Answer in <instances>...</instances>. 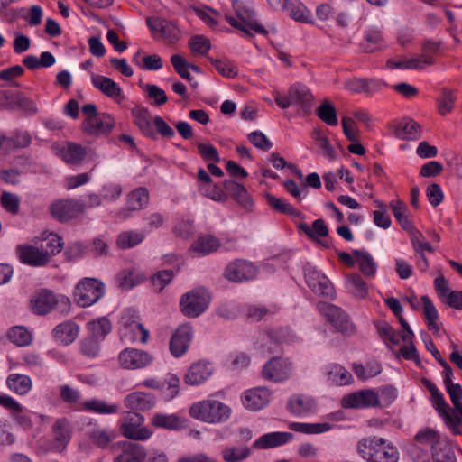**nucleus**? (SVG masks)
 <instances>
[{
	"instance_id": "obj_29",
	"label": "nucleus",
	"mask_w": 462,
	"mask_h": 462,
	"mask_svg": "<svg viewBox=\"0 0 462 462\" xmlns=\"http://www.w3.org/2000/svg\"><path fill=\"white\" fill-rule=\"evenodd\" d=\"M57 303L54 293L43 289L36 293L31 300V310L38 315L50 312Z\"/></svg>"
},
{
	"instance_id": "obj_23",
	"label": "nucleus",
	"mask_w": 462,
	"mask_h": 462,
	"mask_svg": "<svg viewBox=\"0 0 462 462\" xmlns=\"http://www.w3.org/2000/svg\"><path fill=\"white\" fill-rule=\"evenodd\" d=\"M91 82L96 88L116 102L121 103L125 100L122 88L112 79L91 72Z\"/></svg>"
},
{
	"instance_id": "obj_34",
	"label": "nucleus",
	"mask_w": 462,
	"mask_h": 462,
	"mask_svg": "<svg viewBox=\"0 0 462 462\" xmlns=\"http://www.w3.org/2000/svg\"><path fill=\"white\" fill-rule=\"evenodd\" d=\"M327 381L332 384L343 386L353 382L352 374L341 365L331 364L325 367Z\"/></svg>"
},
{
	"instance_id": "obj_55",
	"label": "nucleus",
	"mask_w": 462,
	"mask_h": 462,
	"mask_svg": "<svg viewBox=\"0 0 462 462\" xmlns=\"http://www.w3.org/2000/svg\"><path fill=\"white\" fill-rule=\"evenodd\" d=\"M9 339L18 346H27L32 341V336L26 328L15 326L8 331Z\"/></svg>"
},
{
	"instance_id": "obj_30",
	"label": "nucleus",
	"mask_w": 462,
	"mask_h": 462,
	"mask_svg": "<svg viewBox=\"0 0 462 462\" xmlns=\"http://www.w3.org/2000/svg\"><path fill=\"white\" fill-rule=\"evenodd\" d=\"M134 125L139 130L151 139H156V132L152 126L150 112L147 108L135 106L131 111Z\"/></svg>"
},
{
	"instance_id": "obj_40",
	"label": "nucleus",
	"mask_w": 462,
	"mask_h": 462,
	"mask_svg": "<svg viewBox=\"0 0 462 462\" xmlns=\"http://www.w3.org/2000/svg\"><path fill=\"white\" fill-rule=\"evenodd\" d=\"M89 336L103 341L112 330V324L106 317H100L87 323Z\"/></svg>"
},
{
	"instance_id": "obj_15",
	"label": "nucleus",
	"mask_w": 462,
	"mask_h": 462,
	"mask_svg": "<svg viewBox=\"0 0 462 462\" xmlns=\"http://www.w3.org/2000/svg\"><path fill=\"white\" fill-rule=\"evenodd\" d=\"M153 357L144 350L127 347L118 356L120 365L125 369H142L152 364Z\"/></svg>"
},
{
	"instance_id": "obj_43",
	"label": "nucleus",
	"mask_w": 462,
	"mask_h": 462,
	"mask_svg": "<svg viewBox=\"0 0 462 462\" xmlns=\"http://www.w3.org/2000/svg\"><path fill=\"white\" fill-rule=\"evenodd\" d=\"M80 327L72 320H66L60 323V344L69 346L79 336Z\"/></svg>"
},
{
	"instance_id": "obj_13",
	"label": "nucleus",
	"mask_w": 462,
	"mask_h": 462,
	"mask_svg": "<svg viewBox=\"0 0 462 462\" xmlns=\"http://www.w3.org/2000/svg\"><path fill=\"white\" fill-rule=\"evenodd\" d=\"M380 404L378 393L373 389H363L346 394L341 399L345 409H367Z\"/></svg>"
},
{
	"instance_id": "obj_62",
	"label": "nucleus",
	"mask_w": 462,
	"mask_h": 462,
	"mask_svg": "<svg viewBox=\"0 0 462 462\" xmlns=\"http://www.w3.org/2000/svg\"><path fill=\"white\" fill-rule=\"evenodd\" d=\"M211 63L223 77L234 79L238 75L237 66L229 60H211Z\"/></svg>"
},
{
	"instance_id": "obj_16",
	"label": "nucleus",
	"mask_w": 462,
	"mask_h": 462,
	"mask_svg": "<svg viewBox=\"0 0 462 462\" xmlns=\"http://www.w3.org/2000/svg\"><path fill=\"white\" fill-rule=\"evenodd\" d=\"M290 100L292 106H298V112L304 115L311 113L314 97L310 89L304 84L295 83L289 88Z\"/></svg>"
},
{
	"instance_id": "obj_54",
	"label": "nucleus",
	"mask_w": 462,
	"mask_h": 462,
	"mask_svg": "<svg viewBox=\"0 0 462 462\" xmlns=\"http://www.w3.org/2000/svg\"><path fill=\"white\" fill-rule=\"evenodd\" d=\"M317 116L328 125L335 126L338 124L335 106L328 99H324L316 110Z\"/></svg>"
},
{
	"instance_id": "obj_11",
	"label": "nucleus",
	"mask_w": 462,
	"mask_h": 462,
	"mask_svg": "<svg viewBox=\"0 0 462 462\" xmlns=\"http://www.w3.org/2000/svg\"><path fill=\"white\" fill-rule=\"evenodd\" d=\"M112 452H118L113 462H145L148 457L143 445L129 440L116 442L112 446Z\"/></svg>"
},
{
	"instance_id": "obj_52",
	"label": "nucleus",
	"mask_w": 462,
	"mask_h": 462,
	"mask_svg": "<svg viewBox=\"0 0 462 462\" xmlns=\"http://www.w3.org/2000/svg\"><path fill=\"white\" fill-rule=\"evenodd\" d=\"M221 453L226 462H241L251 455V449L246 446H226Z\"/></svg>"
},
{
	"instance_id": "obj_20",
	"label": "nucleus",
	"mask_w": 462,
	"mask_h": 462,
	"mask_svg": "<svg viewBox=\"0 0 462 462\" xmlns=\"http://www.w3.org/2000/svg\"><path fill=\"white\" fill-rule=\"evenodd\" d=\"M213 372L214 367L210 362L199 360L189 366L184 376V383L191 386L200 385L213 374Z\"/></svg>"
},
{
	"instance_id": "obj_17",
	"label": "nucleus",
	"mask_w": 462,
	"mask_h": 462,
	"mask_svg": "<svg viewBox=\"0 0 462 462\" xmlns=\"http://www.w3.org/2000/svg\"><path fill=\"white\" fill-rule=\"evenodd\" d=\"M257 271L253 262H230L225 269L224 276L230 282H242L254 279Z\"/></svg>"
},
{
	"instance_id": "obj_59",
	"label": "nucleus",
	"mask_w": 462,
	"mask_h": 462,
	"mask_svg": "<svg viewBox=\"0 0 462 462\" xmlns=\"http://www.w3.org/2000/svg\"><path fill=\"white\" fill-rule=\"evenodd\" d=\"M421 301L423 303V314L429 328L430 330H439V328L436 324V320L438 319V311L433 302L427 295H423L421 297Z\"/></svg>"
},
{
	"instance_id": "obj_7",
	"label": "nucleus",
	"mask_w": 462,
	"mask_h": 462,
	"mask_svg": "<svg viewBox=\"0 0 462 462\" xmlns=\"http://www.w3.org/2000/svg\"><path fill=\"white\" fill-rule=\"evenodd\" d=\"M120 331L123 337L131 341L139 340L146 343L149 331L143 327L138 311L134 308H128L122 311L119 319Z\"/></svg>"
},
{
	"instance_id": "obj_63",
	"label": "nucleus",
	"mask_w": 462,
	"mask_h": 462,
	"mask_svg": "<svg viewBox=\"0 0 462 462\" xmlns=\"http://www.w3.org/2000/svg\"><path fill=\"white\" fill-rule=\"evenodd\" d=\"M312 138L322 150L325 157L330 160H334L336 158V152L333 146L329 143L328 139L323 134L321 130L315 129L312 133Z\"/></svg>"
},
{
	"instance_id": "obj_38",
	"label": "nucleus",
	"mask_w": 462,
	"mask_h": 462,
	"mask_svg": "<svg viewBox=\"0 0 462 462\" xmlns=\"http://www.w3.org/2000/svg\"><path fill=\"white\" fill-rule=\"evenodd\" d=\"M116 282L123 291H129L145 280V276L136 270H123L116 277Z\"/></svg>"
},
{
	"instance_id": "obj_64",
	"label": "nucleus",
	"mask_w": 462,
	"mask_h": 462,
	"mask_svg": "<svg viewBox=\"0 0 462 462\" xmlns=\"http://www.w3.org/2000/svg\"><path fill=\"white\" fill-rule=\"evenodd\" d=\"M0 203L5 210L12 215H16L19 212L20 199L14 193L4 191L0 197Z\"/></svg>"
},
{
	"instance_id": "obj_60",
	"label": "nucleus",
	"mask_w": 462,
	"mask_h": 462,
	"mask_svg": "<svg viewBox=\"0 0 462 462\" xmlns=\"http://www.w3.org/2000/svg\"><path fill=\"white\" fill-rule=\"evenodd\" d=\"M442 42L434 40H425L421 46V57L425 65H433L435 60L431 57L432 54H438L440 51Z\"/></svg>"
},
{
	"instance_id": "obj_58",
	"label": "nucleus",
	"mask_w": 462,
	"mask_h": 462,
	"mask_svg": "<svg viewBox=\"0 0 462 462\" xmlns=\"http://www.w3.org/2000/svg\"><path fill=\"white\" fill-rule=\"evenodd\" d=\"M102 341L91 336L84 337L80 341V352L88 358H96L100 353V343Z\"/></svg>"
},
{
	"instance_id": "obj_22",
	"label": "nucleus",
	"mask_w": 462,
	"mask_h": 462,
	"mask_svg": "<svg viewBox=\"0 0 462 462\" xmlns=\"http://www.w3.org/2000/svg\"><path fill=\"white\" fill-rule=\"evenodd\" d=\"M271 396L272 393L267 387H255L244 393L242 402L246 409L258 411L269 403Z\"/></svg>"
},
{
	"instance_id": "obj_12",
	"label": "nucleus",
	"mask_w": 462,
	"mask_h": 462,
	"mask_svg": "<svg viewBox=\"0 0 462 462\" xmlns=\"http://www.w3.org/2000/svg\"><path fill=\"white\" fill-rule=\"evenodd\" d=\"M292 374L291 362L281 356L271 358L262 369V376L273 383H282L288 380Z\"/></svg>"
},
{
	"instance_id": "obj_50",
	"label": "nucleus",
	"mask_w": 462,
	"mask_h": 462,
	"mask_svg": "<svg viewBox=\"0 0 462 462\" xmlns=\"http://www.w3.org/2000/svg\"><path fill=\"white\" fill-rule=\"evenodd\" d=\"M149 192L146 188H137L127 195V202L130 208L141 210L148 206Z\"/></svg>"
},
{
	"instance_id": "obj_35",
	"label": "nucleus",
	"mask_w": 462,
	"mask_h": 462,
	"mask_svg": "<svg viewBox=\"0 0 462 462\" xmlns=\"http://www.w3.org/2000/svg\"><path fill=\"white\" fill-rule=\"evenodd\" d=\"M117 438V433L113 429L97 428L89 433L90 442L97 448L101 449L109 448L112 451L114 441Z\"/></svg>"
},
{
	"instance_id": "obj_26",
	"label": "nucleus",
	"mask_w": 462,
	"mask_h": 462,
	"mask_svg": "<svg viewBox=\"0 0 462 462\" xmlns=\"http://www.w3.org/2000/svg\"><path fill=\"white\" fill-rule=\"evenodd\" d=\"M282 10L293 20L313 23L312 14L300 0H282Z\"/></svg>"
},
{
	"instance_id": "obj_27",
	"label": "nucleus",
	"mask_w": 462,
	"mask_h": 462,
	"mask_svg": "<svg viewBox=\"0 0 462 462\" xmlns=\"http://www.w3.org/2000/svg\"><path fill=\"white\" fill-rule=\"evenodd\" d=\"M60 156L67 164L79 166L84 162L87 156V150L80 143L67 142L60 149Z\"/></svg>"
},
{
	"instance_id": "obj_51",
	"label": "nucleus",
	"mask_w": 462,
	"mask_h": 462,
	"mask_svg": "<svg viewBox=\"0 0 462 462\" xmlns=\"http://www.w3.org/2000/svg\"><path fill=\"white\" fill-rule=\"evenodd\" d=\"M434 462H456L452 445L447 440H440L436 448L431 451Z\"/></svg>"
},
{
	"instance_id": "obj_9",
	"label": "nucleus",
	"mask_w": 462,
	"mask_h": 462,
	"mask_svg": "<svg viewBox=\"0 0 462 462\" xmlns=\"http://www.w3.org/2000/svg\"><path fill=\"white\" fill-rule=\"evenodd\" d=\"M317 308L319 312L341 334L351 336L356 332V327L350 317L341 308L328 302H319Z\"/></svg>"
},
{
	"instance_id": "obj_61",
	"label": "nucleus",
	"mask_w": 462,
	"mask_h": 462,
	"mask_svg": "<svg viewBox=\"0 0 462 462\" xmlns=\"http://www.w3.org/2000/svg\"><path fill=\"white\" fill-rule=\"evenodd\" d=\"M171 62L175 71L184 79L191 82L194 79L189 73V62L180 54H174L171 58Z\"/></svg>"
},
{
	"instance_id": "obj_49",
	"label": "nucleus",
	"mask_w": 462,
	"mask_h": 462,
	"mask_svg": "<svg viewBox=\"0 0 462 462\" xmlns=\"http://www.w3.org/2000/svg\"><path fill=\"white\" fill-rule=\"evenodd\" d=\"M145 237V234L137 230H129L118 235L116 245L119 248L128 249L141 244Z\"/></svg>"
},
{
	"instance_id": "obj_24",
	"label": "nucleus",
	"mask_w": 462,
	"mask_h": 462,
	"mask_svg": "<svg viewBox=\"0 0 462 462\" xmlns=\"http://www.w3.org/2000/svg\"><path fill=\"white\" fill-rule=\"evenodd\" d=\"M126 408L136 411H145L153 408L156 404L154 394L144 392H134L127 394L124 399Z\"/></svg>"
},
{
	"instance_id": "obj_19",
	"label": "nucleus",
	"mask_w": 462,
	"mask_h": 462,
	"mask_svg": "<svg viewBox=\"0 0 462 462\" xmlns=\"http://www.w3.org/2000/svg\"><path fill=\"white\" fill-rule=\"evenodd\" d=\"M142 384L148 388L161 390L162 398L165 401H171L175 398L180 390V379L173 374H168L163 382L150 378L144 380Z\"/></svg>"
},
{
	"instance_id": "obj_1",
	"label": "nucleus",
	"mask_w": 462,
	"mask_h": 462,
	"mask_svg": "<svg viewBox=\"0 0 462 462\" xmlns=\"http://www.w3.org/2000/svg\"><path fill=\"white\" fill-rule=\"evenodd\" d=\"M357 451L368 462H397L399 458L397 448L379 437L362 439L357 443Z\"/></svg>"
},
{
	"instance_id": "obj_2",
	"label": "nucleus",
	"mask_w": 462,
	"mask_h": 462,
	"mask_svg": "<svg viewBox=\"0 0 462 462\" xmlns=\"http://www.w3.org/2000/svg\"><path fill=\"white\" fill-rule=\"evenodd\" d=\"M189 415L200 421L217 424L226 421L231 415V409L226 404L214 399L194 402L189 410Z\"/></svg>"
},
{
	"instance_id": "obj_4",
	"label": "nucleus",
	"mask_w": 462,
	"mask_h": 462,
	"mask_svg": "<svg viewBox=\"0 0 462 462\" xmlns=\"http://www.w3.org/2000/svg\"><path fill=\"white\" fill-rule=\"evenodd\" d=\"M233 7L237 18L230 15L226 16L227 23L231 26L240 30L248 36L252 35L251 31L263 35L267 33L263 26L258 23L255 14L251 7L245 5L242 2L237 0L233 2Z\"/></svg>"
},
{
	"instance_id": "obj_48",
	"label": "nucleus",
	"mask_w": 462,
	"mask_h": 462,
	"mask_svg": "<svg viewBox=\"0 0 462 462\" xmlns=\"http://www.w3.org/2000/svg\"><path fill=\"white\" fill-rule=\"evenodd\" d=\"M80 410H86L99 414H115L119 411L117 404H107L105 401L91 399L84 402Z\"/></svg>"
},
{
	"instance_id": "obj_6",
	"label": "nucleus",
	"mask_w": 462,
	"mask_h": 462,
	"mask_svg": "<svg viewBox=\"0 0 462 462\" xmlns=\"http://www.w3.org/2000/svg\"><path fill=\"white\" fill-rule=\"evenodd\" d=\"M211 301L209 291L204 287H197L184 293L180 300L181 312L189 318H197L208 308Z\"/></svg>"
},
{
	"instance_id": "obj_53",
	"label": "nucleus",
	"mask_w": 462,
	"mask_h": 462,
	"mask_svg": "<svg viewBox=\"0 0 462 462\" xmlns=\"http://www.w3.org/2000/svg\"><path fill=\"white\" fill-rule=\"evenodd\" d=\"M289 428L296 432L305 434H320L331 430L332 426L328 422L323 423H306L292 422Z\"/></svg>"
},
{
	"instance_id": "obj_57",
	"label": "nucleus",
	"mask_w": 462,
	"mask_h": 462,
	"mask_svg": "<svg viewBox=\"0 0 462 462\" xmlns=\"http://www.w3.org/2000/svg\"><path fill=\"white\" fill-rule=\"evenodd\" d=\"M353 370L358 378L366 380L381 374L382 365L376 361H372L367 363L366 365L355 364L353 365Z\"/></svg>"
},
{
	"instance_id": "obj_31",
	"label": "nucleus",
	"mask_w": 462,
	"mask_h": 462,
	"mask_svg": "<svg viewBox=\"0 0 462 462\" xmlns=\"http://www.w3.org/2000/svg\"><path fill=\"white\" fill-rule=\"evenodd\" d=\"M146 25L154 38L158 35L166 39H171L175 36V28L173 24L160 16L147 17Z\"/></svg>"
},
{
	"instance_id": "obj_10",
	"label": "nucleus",
	"mask_w": 462,
	"mask_h": 462,
	"mask_svg": "<svg viewBox=\"0 0 462 462\" xmlns=\"http://www.w3.org/2000/svg\"><path fill=\"white\" fill-rule=\"evenodd\" d=\"M304 278L308 287L318 296L333 298L335 290L328 278L307 263L303 267Z\"/></svg>"
},
{
	"instance_id": "obj_32",
	"label": "nucleus",
	"mask_w": 462,
	"mask_h": 462,
	"mask_svg": "<svg viewBox=\"0 0 462 462\" xmlns=\"http://www.w3.org/2000/svg\"><path fill=\"white\" fill-rule=\"evenodd\" d=\"M288 409L295 415H307L315 411L316 402L313 398L307 395H293L288 402Z\"/></svg>"
},
{
	"instance_id": "obj_37",
	"label": "nucleus",
	"mask_w": 462,
	"mask_h": 462,
	"mask_svg": "<svg viewBox=\"0 0 462 462\" xmlns=\"http://www.w3.org/2000/svg\"><path fill=\"white\" fill-rule=\"evenodd\" d=\"M346 289L356 300H364L369 293L367 283L357 273L346 276Z\"/></svg>"
},
{
	"instance_id": "obj_45",
	"label": "nucleus",
	"mask_w": 462,
	"mask_h": 462,
	"mask_svg": "<svg viewBox=\"0 0 462 462\" xmlns=\"http://www.w3.org/2000/svg\"><path fill=\"white\" fill-rule=\"evenodd\" d=\"M7 386L15 393L26 394L32 388V380L28 375L21 374H12L7 377Z\"/></svg>"
},
{
	"instance_id": "obj_36",
	"label": "nucleus",
	"mask_w": 462,
	"mask_h": 462,
	"mask_svg": "<svg viewBox=\"0 0 462 462\" xmlns=\"http://www.w3.org/2000/svg\"><path fill=\"white\" fill-rule=\"evenodd\" d=\"M395 135L402 140H417L421 135V127L411 118H403L395 128Z\"/></svg>"
},
{
	"instance_id": "obj_39",
	"label": "nucleus",
	"mask_w": 462,
	"mask_h": 462,
	"mask_svg": "<svg viewBox=\"0 0 462 462\" xmlns=\"http://www.w3.org/2000/svg\"><path fill=\"white\" fill-rule=\"evenodd\" d=\"M85 211L82 202L76 199L60 200V221H69L78 217Z\"/></svg>"
},
{
	"instance_id": "obj_8",
	"label": "nucleus",
	"mask_w": 462,
	"mask_h": 462,
	"mask_svg": "<svg viewBox=\"0 0 462 462\" xmlns=\"http://www.w3.org/2000/svg\"><path fill=\"white\" fill-rule=\"evenodd\" d=\"M144 417L134 411H126L119 420L121 434L127 439L143 441L151 438L152 432L143 426Z\"/></svg>"
},
{
	"instance_id": "obj_5",
	"label": "nucleus",
	"mask_w": 462,
	"mask_h": 462,
	"mask_svg": "<svg viewBox=\"0 0 462 462\" xmlns=\"http://www.w3.org/2000/svg\"><path fill=\"white\" fill-rule=\"evenodd\" d=\"M106 293L105 283L97 278H83L76 285L74 300L81 308H88L99 301Z\"/></svg>"
},
{
	"instance_id": "obj_28",
	"label": "nucleus",
	"mask_w": 462,
	"mask_h": 462,
	"mask_svg": "<svg viewBox=\"0 0 462 462\" xmlns=\"http://www.w3.org/2000/svg\"><path fill=\"white\" fill-rule=\"evenodd\" d=\"M293 439L291 432L274 431L262 435L253 444L256 449H269L284 445Z\"/></svg>"
},
{
	"instance_id": "obj_44",
	"label": "nucleus",
	"mask_w": 462,
	"mask_h": 462,
	"mask_svg": "<svg viewBox=\"0 0 462 462\" xmlns=\"http://www.w3.org/2000/svg\"><path fill=\"white\" fill-rule=\"evenodd\" d=\"M440 436L439 433L430 428H426L422 430H420L414 437L415 443L420 448H429L430 452L433 448L438 447L439 442L440 441Z\"/></svg>"
},
{
	"instance_id": "obj_3",
	"label": "nucleus",
	"mask_w": 462,
	"mask_h": 462,
	"mask_svg": "<svg viewBox=\"0 0 462 462\" xmlns=\"http://www.w3.org/2000/svg\"><path fill=\"white\" fill-rule=\"evenodd\" d=\"M58 252V235L50 233L42 235L39 246L22 244L16 247V255L19 260H48Z\"/></svg>"
},
{
	"instance_id": "obj_41",
	"label": "nucleus",
	"mask_w": 462,
	"mask_h": 462,
	"mask_svg": "<svg viewBox=\"0 0 462 462\" xmlns=\"http://www.w3.org/2000/svg\"><path fill=\"white\" fill-rule=\"evenodd\" d=\"M393 214L400 224V226L409 233L412 232L415 227L408 217V207L401 200H393L390 203Z\"/></svg>"
},
{
	"instance_id": "obj_33",
	"label": "nucleus",
	"mask_w": 462,
	"mask_h": 462,
	"mask_svg": "<svg viewBox=\"0 0 462 462\" xmlns=\"http://www.w3.org/2000/svg\"><path fill=\"white\" fill-rule=\"evenodd\" d=\"M298 228L308 236L313 241H317L324 247L328 246L327 241L319 240V237H327L328 236V228L325 221L321 218L313 221L311 227L306 223H300Z\"/></svg>"
},
{
	"instance_id": "obj_42",
	"label": "nucleus",
	"mask_w": 462,
	"mask_h": 462,
	"mask_svg": "<svg viewBox=\"0 0 462 462\" xmlns=\"http://www.w3.org/2000/svg\"><path fill=\"white\" fill-rule=\"evenodd\" d=\"M383 43L381 31L376 28H368L364 32V41L361 48L364 51L374 52L382 48Z\"/></svg>"
},
{
	"instance_id": "obj_25",
	"label": "nucleus",
	"mask_w": 462,
	"mask_h": 462,
	"mask_svg": "<svg viewBox=\"0 0 462 462\" xmlns=\"http://www.w3.org/2000/svg\"><path fill=\"white\" fill-rule=\"evenodd\" d=\"M150 422L156 429L178 431L186 427L187 420L175 413L155 412L152 414Z\"/></svg>"
},
{
	"instance_id": "obj_47",
	"label": "nucleus",
	"mask_w": 462,
	"mask_h": 462,
	"mask_svg": "<svg viewBox=\"0 0 462 462\" xmlns=\"http://www.w3.org/2000/svg\"><path fill=\"white\" fill-rule=\"evenodd\" d=\"M376 331L381 339L387 345L397 346L400 344V336L393 328L384 320L374 322Z\"/></svg>"
},
{
	"instance_id": "obj_18",
	"label": "nucleus",
	"mask_w": 462,
	"mask_h": 462,
	"mask_svg": "<svg viewBox=\"0 0 462 462\" xmlns=\"http://www.w3.org/2000/svg\"><path fill=\"white\" fill-rule=\"evenodd\" d=\"M0 106L11 109H22L26 112H35V104L20 92L9 89L0 90Z\"/></svg>"
},
{
	"instance_id": "obj_21",
	"label": "nucleus",
	"mask_w": 462,
	"mask_h": 462,
	"mask_svg": "<svg viewBox=\"0 0 462 462\" xmlns=\"http://www.w3.org/2000/svg\"><path fill=\"white\" fill-rule=\"evenodd\" d=\"M192 328L189 324L180 326L170 341V351L175 357L182 356L188 350L192 339Z\"/></svg>"
},
{
	"instance_id": "obj_46",
	"label": "nucleus",
	"mask_w": 462,
	"mask_h": 462,
	"mask_svg": "<svg viewBox=\"0 0 462 462\" xmlns=\"http://www.w3.org/2000/svg\"><path fill=\"white\" fill-rule=\"evenodd\" d=\"M220 245L218 238L214 236L207 235L199 237L192 245V249L199 254V256L206 255L216 251Z\"/></svg>"
},
{
	"instance_id": "obj_56",
	"label": "nucleus",
	"mask_w": 462,
	"mask_h": 462,
	"mask_svg": "<svg viewBox=\"0 0 462 462\" xmlns=\"http://www.w3.org/2000/svg\"><path fill=\"white\" fill-rule=\"evenodd\" d=\"M266 200L271 208L280 213L289 216L300 215V211L283 199L277 198L272 194H266Z\"/></svg>"
},
{
	"instance_id": "obj_14",
	"label": "nucleus",
	"mask_w": 462,
	"mask_h": 462,
	"mask_svg": "<svg viewBox=\"0 0 462 462\" xmlns=\"http://www.w3.org/2000/svg\"><path fill=\"white\" fill-rule=\"evenodd\" d=\"M115 126V118L110 114L104 112L93 119L82 121L80 125V128L86 135L95 138L108 135Z\"/></svg>"
}]
</instances>
